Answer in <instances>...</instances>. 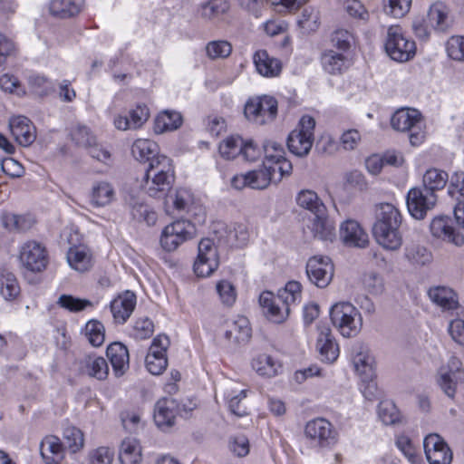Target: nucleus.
<instances>
[{"label":"nucleus","mask_w":464,"mask_h":464,"mask_svg":"<svg viewBox=\"0 0 464 464\" xmlns=\"http://www.w3.org/2000/svg\"><path fill=\"white\" fill-rule=\"evenodd\" d=\"M299 25L306 32H314L320 24V13L312 6L305 7L302 11L301 18L298 21Z\"/></svg>","instance_id":"5fc2aeb1"},{"label":"nucleus","mask_w":464,"mask_h":464,"mask_svg":"<svg viewBox=\"0 0 464 464\" xmlns=\"http://www.w3.org/2000/svg\"><path fill=\"white\" fill-rule=\"evenodd\" d=\"M315 120L309 116H303L297 127L290 132L287 138V147L290 152L298 157L306 156L314 143V130Z\"/></svg>","instance_id":"423d86ee"},{"label":"nucleus","mask_w":464,"mask_h":464,"mask_svg":"<svg viewBox=\"0 0 464 464\" xmlns=\"http://www.w3.org/2000/svg\"><path fill=\"white\" fill-rule=\"evenodd\" d=\"M218 150L223 158L235 159L244 150V140L239 136L228 137L219 144Z\"/></svg>","instance_id":"8fccbe9b"},{"label":"nucleus","mask_w":464,"mask_h":464,"mask_svg":"<svg viewBox=\"0 0 464 464\" xmlns=\"http://www.w3.org/2000/svg\"><path fill=\"white\" fill-rule=\"evenodd\" d=\"M391 126L394 130L409 132V140L412 146H419L425 139L421 114L415 109L397 110L391 118Z\"/></svg>","instance_id":"7ed1b4c3"},{"label":"nucleus","mask_w":464,"mask_h":464,"mask_svg":"<svg viewBox=\"0 0 464 464\" xmlns=\"http://www.w3.org/2000/svg\"><path fill=\"white\" fill-rule=\"evenodd\" d=\"M83 366L88 375L98 380H104L109 373V366L103 357L87 355L83 360Z\"/></svg>","instance_id":"a19ab883"},{"label":"nucleus","mask_w":464,"mask_h":464,"mask_svg":"<svg viewBox=\"0 0 464 464\" xmlns=\"http://www.w3.org/2000/svg\"><path fill=\"white\" fill-rule=\"evenodd\" d=\"M430 230L438 239L457 246L464 245V236L453 227L451 218L447 216L434 218L430 225Z\"/></svg>","instance_id":"f3484780"},{"label":"nucleus","mask_w":464,"mask_h":464,"mask_svg":"<svg viewBox=\"0 0 464 464\" xmlns=\"http://www.w3.org/2000/svg\"><path fill=\"white\" fill-rule=\"evenodd\" d=\"M58 304L71 312H79L87 306H92V303L87 299L75 298L72 295H63L60 296Z\"/></svg>","instance_id":"69168bd1"},{"label":"nucleus","mask_w":464,"mask_h":464,"mask_svg":"<svg viewBox=\"0 0 464 464\" xmlns=\"http://www.w3.org/2000/svg\"><path fill=\"white\" fill-rule=\"evenodd\" d=\"M72 140L76 145L86 148L94 144L96 137L91 130L85 125H76L71 130Z\"/></svg>","instance_id":"052dcab7"},{"label":"nucleus","mask_w":464,"mask_h":464,"mask_svg":"<svg viewBox=\"0 0 464 464\" xmlns=\"http://www.w3.org/2000/svg\"><path fill=\"white\" fill-rule=\"evenodd\" d=\"M115 199V190L107 181H96L91 191V203L95 207H105Z\"/></svg>","instance_id":"72a5a7b5"},{"label":"nucleus","mask_w":464,"mask_h":464,"mask_svg":"<svg viewBox=\"0 0 464 464\" xmlns=\"http://www.w3.org/2000/svg\"><path fill=\"white\" fill-rule=\"evenodd\" d=\"M411 0H387L384 4V11L396 18L402 17L409 12Z\"/></svg>","instance_id":"0e129e2a"},{"label":"nucleus","mask_w":464,"mask_h":464,"mask_svg":"<svg viewBox=\"0 0 464 464\" xmlns=\"http://www.w3.org/2000/svg\"><path fill=\"white\" fill-rule=\"evenodd\" d=\"M229 9L227 0H208L202 3L198 9V15L205 20H213L226 14Z\"/></svg>","instance_id":"58836bf2"},{"label":"nucleus","mask_w":464,"mask_h":464,"mask_svg":"<svg viewBox=\"0 0 464 464\" xmlns=\"http://www.w3.org/2000/svg\"><path fill=\"white\" fill-rule=\"evenodd\" d=\"M340 237L349 246L362 248L369 243L368 234L357 221L352 219H348L341 225Z\"/></svg>","instance_id":"412c9836"},{"label":"nucleus","mask_w":464,"mask_h":464,"mask_svg":"<svg viewBox=\"0 0 464 464\" xmlns=\"http://www.w3.org/2000/svg\"><path fill=\"white\" fill-rule=\"evenodd\" d=\"M194 225L186 219H179L167 225L160 235V243L167 252L175 251L183 243L195 237Z\"/></svg>","instance_id":"6e6552de"},{"label":"nucleus","mask_w":464,"mask_h":464,"mask_svg":"<svg viewBox=\"0 0 464 464\" xmlns=\"http://www.w3.org/2000/svg\"><path fill=\"white\" fill-rule=\"evenodd\" d=\"M175 176L145 173L143 189L151 198H163L170 190Z\"/></svg>","instance_id":"6ab92c4d"},{"label":"nucleus","mask_w":464,"mask_h":464,"mask_svg":"<svg viewBox=\"0 0 464 464\" xmlns=\"http://www.w3.org/2000/svg\"><path fill=\"white\" fill-rule=\"evenodd\" d=\"M217 292L224 304L232 305L236 301V290L233 285L227 281L222 280L217 284Z\"/></svg>","instance_id":"338daca9"},{"label":"nucleus","mask_w":464,"mask_h":464,"mask_svg":"<svg viewBox=\"0 0 464 464\" xmlns=\"http://www.w3.org/2000/svg\"><path fill=\"white\" fill-rule=\"evenodd\" d=\"M353 363L360 378H375V360L367 345L356 343L352 347Z\"/></svg>","instance_id":"a211bd4d"},{"label":"nucleus","mask_w":464,"mask_h":464,"mask_svg":"<svg viewBox=\"0 0 464 464\" xmlns=\"http://www.w3.org/2000/svg\"><path fill=\"white\" fill-rule=\"evenodd\" d=\"M106 355L110 360L116 376H121L129 369V351L121 343H111L106 350Z\"/></svg>","instance_id":"393cba45"},{"label":"nucleus","mask_w":464,"mask_h":464,"mask_svg":"<svg viewBox=\"0 0 464 464\" xmlns=\"http://www.w3.org/2000/svg\"><path fill=\"white\" fill-rule=\"evenodd\" d=\"M378 416L385 425H393L401 420V413L392 401H382L378 406Z\"/></svg>","instance_id":"603ef678"},{"label":"nucleus","mask_w":464,"mask_h":464,"mask_svg":"<svg viewBox=\"0 0 464 464\" xmlns=\"http://www.w3.org/2000/svg\"><path fill=\"white\" fill-rule=\"evenodd\" d=\"M311 230L315 238L331 242L335 238V226L329 219L326 210L322 211V214L315 213Z\"/></svg>","instance_id":"7c9ffc66"},{"label":"nucleus","mask_w":464,"mask_h":464,"mask_svg":"<svg viewBox=\"0 0 464 464\" xmlns=\"http://www.w3.org/2000/svg\"><path fill=\"white\" fill-rule=\"evenodd\" d=\"M19 261L28 271L41 272L48 263L46 249L36 241H27L20 248Z\"/></svg>","instance_id":"f8f14e48"},{"label":"nucleus","mask_w":464,"mask_h":464,"mask_svg":"<svg viewBox=\"0 0 464 464\" xmlns=\"http://www.w3.org/2000/svg\"><path fill=\"white\" fill-rule=\"evenodd\" d=\"M334 265L328 256H314L306 264L309 281L320 288L326 287L334 276Z\"/></svg>","instance_id":"ddd939ff"},{"label":"nucleus","mask_w":464,"mask_h":464,"mask_svg":"<svg viewBox=\"0 0 464 464\" xmlns=\"http://www.w3.org/2000/svg\"><path fill=\"white\" fill-rule=\"evenodd\" d=\"M437 202V196L426 192L421 188H412L407 193L406 203L409 213L415 219H423Z\"/></svg>","instance_id":"4468645a"},{"label":"nucleus","mask_w":464,"mask_h":464,"mask_svg":"<svg viewBox=\"0 0 464 464\" xmlns=\"http://www.w3.org/2000/svg\"><path fill=\"white\" fill-rule=\"evenodd\" d=\"M84 334L92 346L99 347L105 340L104 325L98 320H90L85 324Z\"/></svg>","instance_id":"3c124183"},{"label":"nucleus","mask_w":464,"mask_h":464,"mask_svg":"<svg viewBox=\"0 0 464 464\" xmlns=\"http://www.w3.org/2000/svg\"><path fill=\"white\" fill-rule=\"evenodd\" d=\"M9 127L13 137L22 146L31 145L36 139L35 127L24 116L14 117L10 120Z\"/></svg>","instance_id":"4be33fe9"},{"label":"nucleus","mask_w":464,"mask_h":464,"mask_svg":"<svg viewBox=\"0 0 464 464\" xmlns=\"http://www.w3.org/2000/svg\"><path fill=\"white\" fill-rule=\"evenodd\" d=\"M182 124V117L177 111H165L160 113L154 124V130L157 133H163L177 130Z\"/></svg>","instance_id":"ea45409f"},{"label":"nucleus","mask_w":464,"mask_h":464,"mask_svg":"<svg viewBox=\"0 0 464 464\" xmlns=\"http://www.w3.org/2000/svg\"><path fill=\"white\" fill-rule=\"evenodd\" d=\"M63 440L72 453L80 451L84 446L83 433L76 427H67L64 429Z\"/></svg>","instance_id":"864d4df0"},{"label":"nucleus","mask_w":464,"mask_h":464,"mask_svg":"<svg viewBox=\"0 0 464 464\" xmlns=\"http://www.w3.org/2000/svg\"><path fill=\"white\" fill-rule=\"evenodd\" d=\"M449 180V175L446 171L439 169H430L423 175V188L426 192L435 194L436 190L442 189Z\"/></svg>","instance_id":"4c0bfd02"},{"label":"nucleus","mask_w":464,"mask_h":464,"mask_svg":"<svg viewBox=\"0 0 464 464\" xmlns=\"http://www.w3.org/2000/svg\"><path fill=\"white\" fill-rule=\"evenodd\" d=\"M317 328L319 335L316 346L322 360L327 362H334L339 356V346L326 324H319Z\"/></svg>","instance_id":"aec40b11"},{"label":"nucleus","mask_w":464,"mask_h":464,"mask_svg":"<svg viewBox=\"0 0 464 464\" xmlns=\"http://www.w3.org/2000/svg\"><path fill=\"white\" fill-rule=\"evenodd\" d=\"M320 61L324 71L332 75L341 74L350 66L347 57L334 50L324 51Z\"/></svg>","instance_id":"cd10ccee"},{"label":"nucleus","mask_w":464,"mask_h":464,"mask_svg":"<svg viewBox=\"0 0 464 464\" xmlns=\"http://www.w3.org/2000/svg\"><path fill=\"white\" fill-rule=\"evenodd\" d=\"M405 257L413 266H425L431 262L432 254L423 246L411 245L405 248Z\"/></svg>","instance_id":"de8ad7c7"},{"label":"nucleus","mask_w":464,"mask_h":464,"mask_svg":"<svg viewBox=\"0 0 464 464\" xmlns=\"http://www.w3.org/2000/svg\"><path fill=\"white\" fill-rule=\"evenodd\" d=\"M2 222L10 231L24 232L31 227V221L23 216L6 213L2 217Z\"/></svg>","instance_id":"4d7b16f0"},{"label":"nucleus","mask_w":464,"mask_h":464,"mask_svg":"<svg viewBox=\"0 0 464 464\" xmlns=\"http://www.w3.org/2000/svg\"><path fill=\"white\" fill-rule=\"evenodd\" d=\"M396 445L411 463L417 464L420 462V458L407 436H399L396 440Z\"/></svg>","instance_id":"e2e57ef3"},{"label":"nucleus","mask_w":464,"mask_h":464,"mask_svg":"<svg viewBox=\"0 0 464 464\" xmlns=\"http://www.w3.org/2000/svg\"><path fill=\"white\" fill-rule=\"evenodd\" d=\"M426 459L430 464H450L453 453L445 440L437 433H430L423 440Z\"/></svg>","instance_id":"2eb2a0df"},{"label":"nucleus","mask_w":464,"mask_h":464,"mask_svg":"<svg viewBox=\"0 0 464 464\" xmlns=\"http://www.w3.org/2000/svg\"><path fill=\"white\" fill-rule=\"evenodd\" d=\"M427 21L435 30H446L448 27V13L446 6L440 2L433 4L429 9Z\"/></svg>","instance_id":"a18cd8bd"},{"label":"nucleus","mask_w":464,"mask_h":464,"mask_svg":"<svg viewBox=\"0 0 464 464\" xmlns=\"http://www.w3.org/2000/svg\"><path fill=\"white\" fill-rule=\"evenodd\" d=\"M446 52L451 60L464 63V36L450 37L446 43Z\"/></svg>","instance_id":"bf43d9fd"},{"label":"nucleus","mask_w":464,"mask_h":464,"mask_svg":"<svg viewBox=\"0 0 464 464\" xmlns=\"http://www.w3.org/2000/svg\"><path fill=\"white\" fill-rule=\"evenodd\" d=\"M219 265L218 246L210 238H203L198 246V256L194 263V271L198 276H209Z\"/></svg>","instance_id":"9b49d317"},{"label":"nucleus","mask_w":464,"mask_h":464,"mask_svg":"<svg viewBox=\"0 0 464 464\" xmlns=\"http://www.w3.org/2000/svg\"><path fill=\"white\" fill-rule=\"evenodd\" d=\"M386 53L394 61L404 63L415 55V42L409 39L400 25H391L384 41Z\"/></svg>","instance_id":"39448f33"},{"label":"nucleus","mask_w":464,"mask_h":464,"mask_svg":"<svg viewBox=\"0 0 464 464\" xmlns=\"http://www.w3.org/2000/svg\"><path fill=\"white\" fill-rule=\"evenodd\" d=\"M145 172L150 174H168L169 176H175L171 159L161 154L154 157L151 161L148 163Z\"/></svg>","instance_id":"09e8293b"},{"label":"nucleus","mask_w":464,"mask_h":464,"mask_svg":"<svg viewBox=\"0 0 464 464\" xmlns=\"http://www.w3.org/2000/svg\"><path fill=\"white\" fill-rule=\"evenodd\" d=\"M249 188L253 189H265L273 182V178L264 167L247 172Z\"/></svg>","instance_id":"13d9d810"},{"label":"nucleus","mask_w":464,"mask_h":464,"mask_svg":"<svg viewBox=\"0 0 464 464\" xmlns=\"http://www.w3.org/2000/svg\"><path fill=\"white\" fill-rule=\"evenodd\" d=\"M304 435L310 444L317 448H330L337 441V432L332 423L324 418L309 420L304 427Z\"/></svg>","instance_id":"9d476101"},{"label":"nucleus","mask_w":464,"mask_h":464,"mask_svg":"<svg viewBox=\"0 0 464 464\" xmlns=\"http://www.w3.org/2000/svg\"><path fill=\"white\" fill-rule=\"evenodd\" d=\"M226 236L221 235L218 237V244L230 247H242L246 245L249 233L244 224H235L232 228L225 231Z\"/></svg>","instance_id":"473e14b6"},{"label":"nucleus","mask_w":464,"mask_h":464,"mask_svg":"<svg viewBox=\"0 0 464 464\" xmlns=\"http://www.w3.org/2000/svg\"><path fill=\"white\" fill-rule=\"evenodd\" d=\"M0 293L5 300H13L20 293L16 277L5 269L0 270Z\"/></svg>","instance_id":"c03bdc74"},{"label":"nucleus","mask_w":464,"mask_h":464,"mask_svg":"<svg viewBox=\"0 0 464 464\" xmlns=\"http://www.w3.org/2000/svg\"><path fill=\"white\" fill-rule=\"evenodd\" d=\"M158 150V144L153 140L139 139L132 144L131 153L136 160L150 163L154 157L160 155Z\"/></svg>","instance_id":"e433bc0d"},{"label":"nucleus","mask_w":464,"mask_h":464,"mask_svg":"<svg viewBox=\"0 0 464 464\" xmlns=\"http://www.w3.org/2000/svg\"><path fill=\"white\" fill-rule=\"evenodd\" d=\"M67 261L70 266L81 273L86 272L92 266V254L85 246H73L67 252Z\"/></svg>","instance_id":"c85d7f7f"},{"label":"nucleus","mask_w":464,"mask_h":464,"mask_svg":"<svg viewBox=\"0 0 464 464\" xmlns=\"http://www.w3.org/2000/svg\"><path fill=\"white\" fill-rule=\"evenodd\" d=\"M49 8L53 15L68 18L77 14L81 5L73 0H52Z\"/></svg>","instance_id":"49530a36"},{"label":"nucleus","mask_w":464,"mask_h":464,"mask_svg":"<svg viewBox=\"0 0 464 464\" xmlns=\"http://www.w3.org/2000/svg\"><path fill=\"white\" fill-rule=\"evenodd\" d=\"M119 459L121 464H140L142 459L141 447L135 439H125L121 445Z\"/></svg>","instance_id":"f704fd0d"},{"label":"nucleus","mask_w":464,"mask_h":464,"mask_svg":"<svg viewBox=\"0 0 464 464\" xmlns=\"http://www.w3.org/2000/svg\"><path fill=\"white\" fill-rule=\"evenodd\" d=\"M169 345V340L166 335L159 334L153 339L145 359L146 368L151 374L159 375L166 370V352Z\"/></svg>","instance_id":"dca6fc26"},{"label":"nucleus","mask_w":464,"mask_h":464,"mask_svg":"<svg viewBox=\"0 0 464 464\" xmlns=\"http://www.w3.org/2000/svg\"><path fill=\"white\" fill-rule=\"evenodd\" d=\"M296 203L299 207L308 209L314 215L322 214L326 208L314 190L303 189L296 196Z\"/></svg>","instance_id":"79ce46f5"},{"label":"nucleus","mask_w":464,"mask_h":464,"mask_svg":"<svg viewBox=\"0 0 464 464\" xmlns=\"http://www.w3.org/2000/svg\"><path fill=\"white\" fill-rule=\"evenodd\" d=\"M40 453L45 464H60L64 458L63 443L56 436H47L42 440Z\"/></svg>","instance_id":"bb28decb"},{"label":"nucleus","mask_w":464,"mask_h":464,"mask_svg":"<svg viewBox=\"0 0 464 464\" xmlns=\"http://www.w3.org/2000/svg\"><path fill=\"white\" fill-rule=\"evenodd\" d=\"M244 114L257 125L271 122L277 115V101L268 95L250 98L245 104Z\"/></svg>","instance_id":"0eeeda50"},{"label":"nucleus","mask_w":464,"mask_h":464,"mask_svg":"<svg viewBox=\"0 0 464 464\" xmlns=\"http://www.w3.org/2000/svg\"><path fill=\"white\" fill-rule=\"evenodd\" d=\"M224 336L234 345L246 343L251 338V327L248 319L245 316H238L236 320L227 323Z\"/></svg>","instance_id":"b1692460"},{"label":"nucleus","mask_w":464,"mask_h":464,"mask_svg":"<svg viewBox=\"0 0 464 464\" xmlns=\"http://www.w3.org/2000/svg\"><path fill=\"white\" fill-rule=\"evenodd\" d=\"M177 413L176 401L163 398L157 401L154 410V420L159 427H170L174 424Z\"/></svg>","instance_id":"c756f323"},{"label":"nucleus","mask_w":464,"mask_h":464,"mask_svg":"<svg viewBox=\"0 0 464 464\" xmlns=\"http://www.w3.org/2000/svg\"><path fill=\"white\" fill-rule=\"evenodd\" d=\"M256 71L264 77H276L282 71L280 60L270 56L266 50H258L253 56Z\"/></svg>","instance_id":"a878e982"},{"label":"nucleus","mask_w":464,"mask_h":464,"mask_svg":"<svg viewBox=\"0 0 464 464\" xmlns=\"http://www.w3.org/2000/svg\"><path fill=\"white\" fill-rule=\"evenodd\" d=\"M428 295L430 300L443 310H454L459 305L457 295L451 288L435 286L429 290Z\"/></svg>","instance_id":"2f4dec72"},{"label":"nucleus","mask_w":464,"mask_h":464,"mask_svg":"<svg viewBox=\"0 0 464 464\" xmlns=\"http://www.w3.org/2000/svg\"><path fill=\"white\" fill-rule=\"evenodd\" d=\"M302 285L297 281L288 282L276 295L271 292H263L259 303L266 317L276 324L283 323L288 316L291 306L301 300Z\"/></svg>","instance_id":"f03ea898"},{"label":"nucleus","mask_w":464,"mask_h":464,"mask_svg":"<svg viewBox=\"0 0 464 464\" xmlns=\"http://www.w3.org/2000/svg\"><path fill=\"white\" fill-rule=\"evenodd\" d=\"M206 52L211 60L224 59L230 55L232 45L225 40L212 41L207 44Z\"/></svg>","instance_id":"6e6d98bb"},{"label":"nucleus","mask_w":464,"mask_h":464,"mask_svg":"<svg viewBox=\"0 0 464 464\" xmlns=\"http://www.w3.org/2000/svg\"><path fill=\"white\" fill-rule=\"evenodd\" d=\"M448 194L458 201L460 200L458 195L464 198V172H456L451 176Z\"/></svg>","instance_id":"774afa93"},{"label":"nucleus","mask_w":464,"mask_h":464,"mask_svg":"<svg viewBox=\"0 0 464 464\" xmlns=\"http://www.w3.org/2000/svg\"><path fill=\"white\" fill-rule=\"evenodd\" d=\"M330 317L333 324L344 337L358 334L362 327L359 311L349 302H340L332 306Z\"/></svg>","instance_id":"20e7f679"},{"label":"nucleus","mask_w":464,"mask_h":464,"mask_svg":"<svg viewBox=\"0 0 464 464\" xmlns=\"http://www.w3.org/2000/svg\"><path fill=\"white\" fill-rule=\"evenodd\" d=\"M252 366L259 375L268 378L276 376L281 368L280 363L267 354H260L255 358Z\"/></svg>","instance_id":"37998d69"},{"label":"nucleus","mask_w":464,"mask_h":464,"mask_svg":"<svg viewBox=\"0 0 464 464\" xmlns=\"http://www.w3.org/2000/svg\"><path fill=\"white\" fill-rule=\"evenodd\" d=\"M114 459V450L108 447H99L89 452V464H111Z\"/></svg>","instance_id":"680f3d73"},{"label":"nucleus","mask_w":464,"mask_h":464,"mask_svg":"<svg viewBox=\"0 0 464 464\" xmlns=\"http://www.w3.org/2000/svg\"><path fill=\"white\" fill-rule=\"evenodd\" d=\"M402 217L400 210L391 203L375 206V221L372 235L376 242L387 250H397L402 244L400 227Z\"/></svg>","instance_id":"f257e3e1"},{"label":"nucleus","mask_w":464,"mask_h":464,"mask_svg":"<svg viewBox=\"0 0 464 464\" xmlns=\"http://www.w3.org/2000/svg\"><path fill=\"white\" fill-rule=\"evenodd\" d=\"M136 305V295L131 291H125L111 302V312L118 324H124L132 314Z\"/></svg>","instance_id":"5701e85b"},{"label":"nucleus","mask_w":464,"mask_h":464,"mask_svg":"<svg viewBox=\"0 0 464 464\" xmlns=\"http://www.w3.org/2000/svg\"><path fill=\"white\" fill-rule=\"evenodd\" d=\"M247 390L227 391L226 398L229 411L236 417H244L248 415V408L246 406V398Z\"/></svg>","instance_id":"c9c22d12"},{"label":"nucleus","mask_w":464,"mask_h":464,"mask_svg":"<svg viewBox=\"0 0 464 464\" xmlns=\"http://www.w3.org/2000/svg\"><path fill=\"white\" fill-rule=\"evenodd\" d=\"M437 383L448 397L455 396L458 386L464 384V367L459 358L452 355L446 364L439 368Z\"/></svg>","instance_id":"1a4fd4ad"}]
</instances>
